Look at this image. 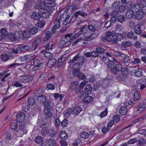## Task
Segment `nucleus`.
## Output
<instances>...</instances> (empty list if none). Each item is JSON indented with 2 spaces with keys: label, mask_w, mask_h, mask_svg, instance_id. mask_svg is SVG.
<instances>
[{
  "label": "nucleus",
  "mask_w": 146,
  "mask_h": 146,
  "mask_svg": "<svg viewBox=\"0 0 146 146\" xmlns=\"http://www.w3.org/2000/svg\"><path fill=\"white\" fill-rule=\"evenodd\" d=\"M48 129L47 127H44L42 129L41 131V134L42 135L45 136L48 133Z\"/></svg>",
  "instance_id": "33"
},
{
  "label": "nucleus",
  "mask_w": 146,
  "mask_h": 146,
  "mask_svg": "<svg viewBox=\"0 0 146 146\" xmlns=\"http://www.w3.org/2000/svg\"><path fill=\"white\" fill-rule=\"evenodd\" d=\"M35 99L33 97H30L28 98L27 102L29 105L33 106L35 104Z\"/></svg>",
  "instance_id": "23"
},
{
  "label": "nucleus",
  "mask_w": 146,
  "mask_h": 146,
  "mask_svg": "<svg viewBox=\"0 0 146 146\" xmlns=\"http://www.w3.org/2000/svg\"><path fill=\"white\" fill-rule=\"evenodd\" d=\"M43 89L41 88H39L35 91L34 95L35 96L37 97V98H39L40 97L43 95Z\"/></svg>",
  "instance_id": "6"
},
{
  "label": "nucleus",
  "mask_w": 146,
  "mask_h": 146,
  "mask_svg": "<svg viewBox=\"0 0 146 146\" xmlns=\"http://www.w3.org/2000/svg\"><path fill=\"white\" fill-rule=\"evenodd\" d=\"M56 60L55 58H52L50 59L48 62V65L49 68L54 66L55 65L56 62Z\"/></svg>",
  "instance_id": "21"
},
{
  "label": "nucleus",
  "mask_w": 146,
  "mask_h": 146,
  "mask_svg": "<svg viewBox=\"0 0 146 146\" xmlns=\"http://www.w3.org/2000/svg\"><path fill=\"white\" fill-rule=\"evenodd\" d=\"M116 38L118 41H120L123 38V35L120 33H117L116 35Z\"/></svg>",
  "instance_id": "54"
},
{
  "label": "nucleus",
  "mask_w": 146,
  "mask_h": 146,
  "mask_svg": "<svg viewBox=\"0 0 146 146\" xmlns=\"http://www.w3.org/2000/svg\"><path fill=\"white\" fill-rule=\"evenodd\" d=\"M29 31L31 34L35 35L37 32L38 29L36 27H33Z\"/></svg>",
  "instance_id": "39"
},
{
  "label": "nucleus",
  "mask_w": 146,
  "mask_h": 146,
  "mask_svg": "<svg viewBox=\"0 0 146 146\" xmlns=\"http://www.w3.org/2000/svg\"><path fill=\"white\" fill-rule=\"evenodd\" d=\"M87 14V13H85L83 11H79L75 13L76 15L78 16V15H80L84 17H85L88 16Z\"/></svg>",
  "instance_id": "27"
},
{
  "label": "nucleus",
  "mask_w": 146,
  "mask_h": 146,
  "mask_svg": "<svg viewBox=\"0 0 146 146\" xmlns=\"http://www.w3.org/2000/svg\"><path fill=\"white\" fill-rule=\"evenodd\" d=\"M15 36L17 39L19 40H21L23 39L24 35L23 32L21 31H16L15 32Z\"/></svg>",
  "instance_id": "9"
},
{
  "label": "nucleus",
  "mask_w": 146,
  "mask_h": 146,
  "mask_svg": "<svg viewBox=\"0 0 146 146\" xmlns=\"http://www.w3.org/2000/svg\"><path fill=\"white\" fill-rule=\"evenodd\" d=\"M60 138L62 139L66 140L67 138L68 135L64 131H62L59 134Z\"/></svg>",
  "instance_id": "26"
},
{
  "label": "nucleus",
  "mask_w": 146,
  "mask_h": 146,
  "mask_svg": "<svg viewBox=\"0 0 146 146\" xmlns=\"http://www.w3.org/2000/svg\"><path fill=\"white\" fill-rule=\"evenodd\" d=\"M85 33L84 35L83 38H81V40H83L86 41H90V40H88V38H89V37H90V35H88V34H89L88 33H86L85 32V33Z\"/></svg>",
  "instance_id": "42"
},
{
  "label": "nucleus",
  "mask_w": 146,
  "mask_h": 146,
  "mask_svg": "<svg viewBox=\"0 0 146 146\" xmlns=\"http://www.w3.org/2000/svg\"><path fill=\"white\" fill-rule=\"evenodd\" d=\"M125 19L124 16L122 15L118 16L117 17V21L121 23H123L125 21Z\"/></svg>",
  "instance_id": "35"
},
{
  "label": "nucleus",
  "mask_w": 146,
  "mask_h": 146,
  "mask_svg": "<svg viewBox=\"0 0 146 146\" xmlns=\"http://www.w3.org/2000/svg\"><path fill=\"white\" fill-rule=\"evenodd\" d=\"M0 33L4 36H6L8 34L7 30L5 28L1 29L0 31Z\"/></svg>",
  "instance_id": "53"
},
{
  "label": "nucleus",
  "mask_w": 146,
  "mask_h": 146,
  "mask_svg": "<svg viewBox=\"0 0 146 146\" xmlns=\"http://www.w3.org/2000/svg\"><path fill=\"white\" fill-rule=\"evenodd\" d=\"M85 61L84 58L82 56H79L78 55L74 56L71 60L73 63L72 67H76L77 65L81 66L84 63Z\"/></svg>",
  "instance_id": "4"
},
{
  "label": "nucleus",
  "mask_w": 146,
  "mask_h": 146,
  "mask_svg": "<svg viewBox=\"0 0 146 146\" xmlns=\"http://www.w3.org/2000/svg\"><path fill=\"white\" fill-rule=\"evenodd\" d=\"M132 43L130 41H126L123 42L121 43V45L123 46H129L131 45Z\"/></svg>",
  "instance_id": "57"
},
{
  "label": "nucleus",
  "mask_w": 146,
  "mask_h": 146,
  "mask_svg": "<svg viewBox=\"0 0 146 146\" xmlns=\"http://www.w3.org/2000/svg\"><path fill=\"white\" fill-rule=\"evenodd\" d=\"M98 56L100 57V59L101 60L103 61H105L107 59V56L105 53L101 54V55H99Z\"/></svg>",
  "instance_id": "61"
},
{
  "label": "nucleus",
  "mask_w": 146,
  "mask_h": 146,
  "mask_svg": "<svg viewBox=\"0 0 146 146\" xmlns=\"http://www.w3.org/2000/svg\"><path fill=\"white\" fill-rule=\"evenodd\" d=\"M80 73L79 69L75 68L73 70V74L75 77H78Z\"/></svg>",
  "instance_id": "46"
},
{
  "label": "nucleus",
  "mask_w": 146,
  "mask_h": 146,
  "mask_svg": "<svg viewBox=\"0 0 146 146\" xmlns=\"http://www.w3.org/2000/svg\"><path fill=\"white\" fill-rule=\"evenodd\" d=\"M93 99V98L91 96L86 97L83 99V101L85 103H89L91 102Z\"/></svg>",
  "instance_id": "25"
},
{
  "label": "nucleus",
  "mask_w": 146,
  "mask_h": 146,
  "mask_svg": "<svg viewBox=\"0 0 146 146\" xmlns=\"http://www.w3.org/2000/svg\"><path fill=\"white\" fill-rule=\"evenodd\" d=\"M115 64L113 61L109 60V62L108 64V68L111 69H111L114 68Z\"/></svg>",
  "instance_id": "38"
},
{
  "label": "nucleus",
  "mask_w": 146,
  "mask_h": 146,
  "mask_svg": "<svg viewBox=\"0 0 146 146\" xmlns=\"http://www.w3.org/2000/svg\"><path fill=\"white\" fill-rule=\"evenodd\" d=\"M73 34L72 33H70L68 34L65 36V38H66L68 40V42H70L72 41V39L73 38L71 36H72Z\"/></svg>",
  "instance_id": "49"
},
{
  "label": "nucleus",
  "mask_w": 146,
  "mask_h": 146,
  "mask_svg": "<svg viewBox=\"0 0 146 146\" xmlns=\"http://www.w3.org/2000/svg\"><path fill=\"white\" fill-rule=\"evenodd\" d=\"M30 48V47L28 46H22L19 48V50L21 52H25Z\"/></svg>",
  "instance_id": "30"
},
{
  "label": "nucleus",
  "mask_w": 146,
  "mask_h": 146,
  "mask_svg": "<svg viewBox=\"0 0 146 146\" xmlns=\"http://www.w3.org/2000/svg\"><path fill=\"white\" fill-rule=\"evenodd\" d=\"M68 42V39L64 38L60 41L59 44L61 46H63L66 44Z\"/></svg>",
  "instance_id": "44"
},
{
  "label": "nucleus",
  "mask_w": 146,
  "mask_h": 146,
  "mask_svg": "<svg viewBox=\"0 0 146 146\" xmlns=\"http://www.w3.org/2000/svg\"><path fill=\"white\" fill-rule=\"evenodd\" d=\"M146 108V104L143 103H141L138 105L137 111L139 113H141L145 111Z\"/></svg>",
  "instance_id": "8"
},
{
  "label": "nucleus",
  "mask_w": 146,
  "mask_h": 146,
  "mask_svg": "<svg viewBox=\"0 0 146 146\" xmlns=\"http://www.w3.org/2000/svg\"><path fill=\"white\" fill-rule=\"evenodd\" d=\"M37 99L38 102L40 103H43L47 99L46 98V96L43 95L41 96V97H40L39 98H37Z\"/></svg>",
  "instance_id": "41"
},
{
  "label": "nucleus",
  "mask_w": 146,
  "mask_h": 146,
  "mask_svg": "<svg viewBox=\"0 0 146 146\" xmlns=\"http://www.w3.org/2000/svg\"><path fill=\"white\" fill-rule=\"evenodd\" d=\"M136 12V18L138 20L141 19L143 17V15L141 14V13L138 11Z\"/></svg>",
  "instance_id": "56"
},
{
  "label": "nucleus",
  "mask_w": 146,
  "mask_h": 146,
  "mask_svg": "<svg viewBox=\"0 0 146 146\" xmlns=\"http://www.w3.org/2000/svg\"><path fill=\"white\" fill-rule=\"evenodd\" d=\"M113 121L114 122L115 121L116 122H117L119 120L120 117L119 115H115L113 116Z\"/></svg>",
  "instance_id": "64"
},
{
  "label": "nucleus",
  "mask_w": 146,
  "mask_h": 146,
  "mask_svg": "<svg viewBox=\"0 0 146 146\" xmlns=\"http://www.w3.org/2000/svg\"><path fill=\"white\" fill-rule=\"evenodd\" d=\"M127 107L126 106H122L119 110L120 114L122 115H125L127 111Z\"/></svg>",
  "instance_id": "15"
},
{
  "label": "nucleus",
  "mask_w": 146,
  "mask_h": 146,
  "mask_svg": "<svg viewBox=\"0 0 146 146\" xmlns=\"http://www.w3.org/2000/svg\"><path fill=\"white\" fill-rule=\"evenodd\" d=\"M96 50L98 54H104L105 50L102 47H98L96 48Z\"/></svg>",
  "instance_id": "29"
},
{
  "label": "nucleus",
  "mask_w": 146,
  "mask_h": 146,
  "mask_svg": "<svg viewBox=\"0 0 146 146\" xmlns=\"http://www.w3.org/2000/svg\"><path fill=\"white\" fill-rule=\"evenodd\" d=\"M61 19V17L60 16L58 17L55 19L54 23V24L56 25L57 26H60Z\"/></svg>",
  "instance_id": "50"
},
{
  "label": "nucleus",
  "mask_w": 146,
  "mask_h": 146,
  "mask_svg": "<svg viewBox=\"0 0 146 146\" xmlns=\"http://www.w3.org/2000/svg\"><path fill=\"white\" fill-rule=\"evenodd\" d=\"M45 37L43 38V40L44 41H46L48 39L50 38L52 36V34L51 32L47 30H46L45 32Z\"/></svg>",
  "instance_id": "20"
},
{
  "label": "nucleus",
  "mask_w": 146,
  "mask_h": 146,
  "mask_svg": "<svg viewBox=\"0 0 146 146\" xmlns=\"http://www.w3.org/2000/svg\"><path fill=\"white\" fill-rule=\"evenodd\" d=\"M121 57L123 58V62L124 64H127L130 62V58L128 56L123 54L121 55Z\"/></svg>",
  "instance_id": "19"
},
{
  "label": "nucleus",
  "mask_w": 146,
  "mask_h": 146,
  "mask_svg": "<svg viewBox=\"0 0 146 146\" xmlns=\"http://www.w3.org/2000/svg\"><path fill=\"white\" fill-rule=\"evenodd\" d=\"M68 121L66 119H64L61 122V126L63 127H65L68 124Z\"/></svg>",
  "instance_id": "55"
},
{
  "label": "nucleus",
  "mask_w": 146,
  "mask_h": 146,
  "mask_svg": "<svg viewBox=\"0 0 146 146\" xmlns=\"http://www.w3.org/2000/svg\"><path fill=\"white\" fill-rule=\"evenodd\" d=\"M92 90V86L90 84L86 85L85 88L84 92L86 94L89 95L90 94Z\"/></svg>",
  "instance_id": "10"
},
{
  "label": "nucleus",
  "mask_w": 146,
  "mask_h": 146,
  "mask_svg": "<svg viewBox=\"0 0 146 146\" xmlns=\"http://www.w3.org/2000/svg\"><path fill=\"white\" fill-rule=\"evenodd\" d=\"M1 60L3 61H6L9 60V56L6 54H1Z\"/></svg>",
  "instance_id": "36"
},
{
  "label": "nucleus",
  "mask_w": 146,
  "mask_h": 146,
  "mask_svg": "<svg viewBox=\"0 0 146 146\" xmlns=\"http://www.w3.org/2000/svg\"><path fill=\"white\" fill-rule=\"evenodd\" d=\"M82 110L81 107L79 106H77L73 108L72 111L75 115L79 114Z\"/></svg>",
  "instance_id": "17"
},
{
  "label": "nucleus",
  "mask_w": 146,
  "mask_h": 146,
  "mask_svg": "<svg viewBox=\"0 0 146 146\" xmlns=\"http://www.w3.org/2000/svg\"><path fill=\"white\" fill-rule=\"evenodd\" d=\"M43 104L45 107L44 110V112L46 116V118L51 117L52 113L51 112L52 107L50 106L51 104L50 100L46 99Z\"/></svg>",
  "instance_id": "3"
},
{
  "label": "nucleus",
  "mask_w": 146,
  "mask_h": 146,
  "mask_svg": "<svg viewBox=\"0 0 146 146\" xmlns=\"http://www.w3.org/2000/svg\"><path fill=\"white\" fill-rule=\"evenodd\" d=\"M131 7L134 9L135 12L140 11L141 8V4L137 3L131 5Z\"/></svg>",
  "instance_id": "16"
},
{
  "label": "nucleus",
  "mask_w": 146,
  "mask_h": 146,
  "mask_svg": "<svg viewBox=\"0 0 146 146\" xmlns=\"http://www.w3.org/2000/svg\"><path fill=\"white\" fill-rule=\"evenodd\" d=\"M78 17V16H77L76 15H75V13L72 16V17H70V22H71L72 23H73L76 20Z\"/></svg>",
  "instance_id": "63"
},
{
  "label": "nucleus",
  "mask_w": 146,
  "mask_h": 146,
  "mask_svg": "<svg viewBox=\"0 0 146 146\" xmlns=\"http://www.w3.org/2000/svg\"><path fill=\"white\" fill-rule=\"evenodd\" d=\"M134 15V11L131 9L128 10L126 13L125 16L127 19H130L133 17Z\"/></svg>",
  "instance_id": "13"
},
{
  "label": "nucleus",
  "mask_w": 146,
  "mask_h": 146,
  "mask_svg": "<svg viewBox=\"0 0 146 146\" xmlns=\"http://www.w3.org/2000/svg\"><path fill=\"white\" fill-rule=\"evenodd\" d=\"M23 35H24V38L27 39L31 37L30 33L29 31H24L23 32Z\"/></svg>",
  "instance_id": "32"
},
{
  "label": "nucleus",
  "mask_w": 146,
  "mask_h": 146,
  "mask_svg": "<svg viewBox=\"0 0 146 146\" xmlns=\"http://www.w3.org/2000/svg\"><path fill=\"white\" fill-rule=\"evenodd\" d=\"M98 34L97 33H94L90 35V37L88 38V40H91L96 38L98 36Z\"/></svg>",
  "instance_id": "51"
},
{
  "label": "nucleus",
  "mask_w": 146,
  "mask_h": 146,
  "mask_svg": "<svg viewBox=\"0 0 146 146\" xmlns=\"http://www.w3.org/2000/svg\"><path fill=\"white\" fill-rule=\"evenodd\" d=\"M114 68L111 69V72L114 74H116L117 72L120 71L122 70V74L123 77H126L128 74V72L126 68L122 69V65L118 62H116L115 64Z\"/></svg>",
  "instance_id": "2"
},
{
  "label": "nucleus",
  "mask_w": 146,
  "mask_h": 146,
  "mask_svg": "<svg viewBox=\"0 0 146 146\" xmlns=\"http://www.w3.org/2000/svg\"><path fill=\"white\" fill-rule=\"evenodd\" d=\"M8 38L11 41H15L17 40L15 36V33L14 34H9Z\"/></svg>",
  "instance_id": "40"
},
{
  "label": "nucleus",
  "mask_w": 146,
  "mask_h": 146,
  "mask_svg": "<svg viewBox=\"0 0 146 146\" xmlns=\"http://www.w3.org/2000/svg\"><path fill=\"white\" fill-rule=\"evenodd\" d=\"M89 134L88 132H83L80 134V137L83 139H87L89 136Z\"/></svg>",
  "instance_id": "37"
},
{
  "label": "nucleus",
  "mask_w": 146,
  "mask_h": 146,
  "mask_svg": "<svg viewBox=\"0 0 146 146\" xmlns=\"http://www.w3.org/2000/svg\"><path fill=\"white\" fill-rule=\"evenodd\" d=\"M41 39L40 38H38L35 40L32 44V48L33 50H35L37 46L41 43Z\"/></svg>",
  "instance_id": "11"
},
{
  "label": "nucleus",
  "mask_w": 146,
  "mask_h": 146,
  "mask_svg": "<svg viewBox=\"0 0 146 146\" xmlns=\"http://www.w3.org/2000/svg\"><path fill=\"white\" fill-rule=\"evenodd\" d=\"M70 16H68L66 17L65 19L64 20L63 22V24L64 25H67L69 24L71 22L70 20Z\"/></svg>",
  "instance_id": "47"
},
{
  "label": "nucleus",
  "mask_w": 146,
  "mask_h": 146,
  "mask_svg": "<svg viewBox=\"0 0 146 146\" xmlns=\"http://www.w3.org/2000/svg\"><path fill=\"white\" fill-rule=\"evenodd\" d=\"M49 135L51 137H53L55 136L56 134L54 130L52 129H50L48 131Z\"/></svg>",
  "instance_id": "60"
},
{
  "label": "nucleus",
  "mask_w": 146,
  "mask_h": 146,
  "mask_svg": "<svg viewBox=\"0 0 146 146\" xmlns=\"http://www.w3.org/2000/svg\"><path fill=\"white\" fill-rule=\"evenodd\" d=\"M141 97V96L139 92L137 91H135L133 95L134 100L137 101L140 99Z\"/></svg>",
  "instance_id": "22"
},
{
  "label": "nucleus",
  "mask_w": 146,
  "mask_h": 146,
  "mask_svg": "<svg viewBox=\"0 0 146 146\" xmlns=\"http://www.w3.org/2000/svg\"><path fill=\"white\" fill-rule=\"evenodd\" d=\"M135 33L137 35H140L141 32V27L139 25H136L134 29Z\"/></svg>",
  "instance_id": "28"
},
{
  "label": "nucleus",
  "mask_w": 146,
  "mask_h": 146,
  "mask_svg": "<svg viewBox=\"0 0 146 146\" xmlns=\"http://www.w3.org/2000/svg\"><path fill=\"white\" fill-rule=\"evenodd\" d=\"M45 22L42 20H39L38 21L36 26L39 28L42 29L45 25Z\"/></svg>",
  "instance_id": "24"
},
{
  "label": "nucleus",
  "mask_w": 146,
  "mask_h": 146,
  "mask_svg": "<svg viewBox=\"0 0 146 146\" xmlns=\"http://www.w3.org/2000/svg\"><path fill=\"white\" fill-rule=\"evenodd\" d=\"M17 121L15 120L12 121L10 125V128L12 130H16V129L18 128L17 127Z\"/></svg>",
  "instance_id": "18"
},
{
  "label": "nucleus",
  "mask_w": 146,
  "mask_h": 146,
  "mask_svg": "<svg viewBox=\"0 0 146 146\" xmlns=\"http://www.w3.org/2000/svg\"><path fill=\"white\" fill-rule=\"evenodd\" d=\"M78 77L80 79H81L84 80H86V76L85 74L82 73L80 72L78 75Z\"/></svg>",
  "instance_id": "52"
},
{
  "label": "nucleus",
  "mask_w": 146,
  "mask_h": 146,
  "mask_svg": "<svg viewBox=\"0 0 146 146\" xmlns=\"http://www.w3.org/2000/svg\"><path fill=\"white\" fill-rule=\"evenodd\" d=\"M88 28L89 30L92 32L94 31H95V29L93 26L91 25H90L88 26H87L86 25H84L81 28L80 31L78 33V35L80 36V34L86 32V30Z\"/></svg>",
  "instance_id": "5"
},
{
  "label": "nucleus",
  "mask_w": 146,
  "mask_h": 146,
  "mask_svg": "<svg viewBox=\"0 0 146 146\" xmlns=\"http://www.w3.org/2000/svg\"><path fill=\"white\" fill-rule=\"evenodd\" d=\"M44 55L46 59H49L52 57V54L49 52H45L44 53Z\"/></svg>",
  "instance_id": "58"
},
{
  "label": "nucleus",
  "mask_w": 146,
  "mask_h": 146,
  "mask_svg": "<svg viewBox=\"0 0 146 146\" xmlns=\"http://www.w3.org/2000/svg\"><path fill=\"white\" fill-rule=\"evenodd\" d=\"M127 37L130 39H133V40H136L137 39L138 37L137 35H134V33L133 31L129 32L127 35Z\"/></svg>",
  "instance_id": "14"
},
{
  "label": "nucleus",
  "mask_w": 146,
  "mask_h": 146,
  "mask_svg": "<svg viewBox=\"0 0 146 146\" xmlns=\"http://www.w3.org/2000/svg\"><path fill=\"white\" fill-rule=\"evenodd\" d=\"M123 28V26L121 24L117 23L115 26V29L116 31H121Z\"/></svg>",
  "instance_id": "48"
},
{
  "label": "nucleus",
  "mask_w": 146,
  "mask_h": 146,
  "mask_svg": "<svg viewBox=\"0 0 146 146\" xmlns=\"http://www.w3.org/2000/svg\"><path fill=\"white\" fill-rule=\"evenodd\" d=\"M25 115L23 112L19 113L16 115L17 120L19 122L23 121L25 119Z\"/></svg>",
  "instance_id": "7"
},
{
  "label": "nucleus",
  "mask_w": 146,
  "mask_h": 146,
  "mask_svg": "<svg viewBox=\"0 0 146 146\" xmlns=\"http://www.w3.org/2000/svg\"><path fill=\"white\" fill-rule=\"evenodd\" d=\"M40 63L39 60L38 59L35 60L33 61V65L35 67H34L33 68L34 69H35L36 67H39L40 66Z\"/></svg>",
  "instance_id": "43"
},
{
  "label": "nucleus",
  "mask_w": 146,
  "mask_h": 146,
  "mask_svg": "<svg viewBox=\"0 0 146 146\" xmlns=\"http://www.w3.org/2000/svg\"><path fill=\"white\" fill-rule=\"evenodd\" d=\"M140 62V60L138 58H135L134 60L131 62V63L133 65L135 64L139 63Z\"/></svg>",
  "instance_id": "62"
},
{
  "label": "nucleus",
  "mask_w": 146,
  "mask_h": 146,
  "mask_svg": "<svg viewBox=\"0 0 146 146\" xmlns=\"http://www.w3.org/2000/svg\"><path fill=\"white\" fill-rule=\"evenodd\" d=\"M56 3L55 2L49 0H44L43 2H41L37 5V9H38V12L41 17L44 18H48L50 16V13L46 7L52 8L55 7Z\"/></svg>",
  "instance_id": "1"
},
{
  "label": "nucleus",
  "mask_w": 146,
  "mask_h": 146,
  "mask_svg": "<svg viewBox=\"0 0 146 146\" xmlns=\"http://www.w3.org/2000/svg\"><path fill=\"white\" fill-rule=\"evenodd\" d=\"M135 72L134 73V75L137 77H139L141 76L142 74V71L141 69H138L137 70H135Z\"/></svg>",
  "instance_id": "34"
},
{
  "label": "nucleus",
  "mask_w": 146,
  "mask_h": 146,
  "mask_svg": "<svg viewBox=\"0 0 146 146\" xmlns=\"http://www.w3.org/2000/svg\"><path fill=\"white\" fill-rule=\"evenodd\" d=\"M60 26L58 25H56L54 24V26L52 27V32L53 34H54L56 33V30L58 29L60 27Z\"/></svg>",
  "instance_id": "59"
},
{
  "label": "nucleus",
  "mask_w": 146,
  "mask_h": 146,
  "mask_svg": "<svg viewBox=\"0 0 146 146\" xmlns=\"http://www.w3.org/2000/svg\"><path fill=\"white\" fill-rule=\"evenodd\" d=\"M48 144L49 146H56L54 140L50 139L48 140Z\"/></svg>",
  "instance_id": "31"
},
{
  "label": "nucleus",
  "mask_w": 146,
  "mask_h": 146,
  "mask_svg": "<svg viewBox=\"0 0 146 146\" xmlns=\"http://www.w3.org/2000/svg\"><path fill=\"white\" fill-rule=\"evenodd\" d=\"M31 17V18L33 20H38L40 19L41 16L40 13L39 14L36 12H35L32 13Z\"/></svg>",
  "instance_id": "12"
},
{
  "label": "nucleus",
  "mask_w": 146,
  "mask_h": 146,
  "mask_svg": "<svg viewBox=\"0 0 146 146\" xmlns=\"http://www.w3.org/2000/svg\"><path fill=\"white\" fill-rule=\"evenodd\" d=\"M43 140V138L40 136H37L35 139V141L37 143H39L42 142Z\"/></svg>",
  "instance_id": "45"
}]
</instances>
